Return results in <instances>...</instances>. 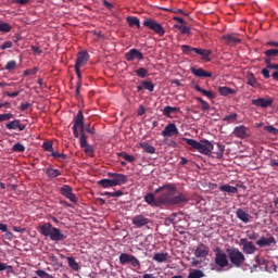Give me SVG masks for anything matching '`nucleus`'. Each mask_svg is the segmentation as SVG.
I'll list each match as a JSON object with an SVG mask.
<instances>
[{"mask_svg": "<svg viewBox=\"0 0 278 278\" xmlns=\"http://www.w3.org/2000/svg\"><path fill=\"white\" fill-rule=\"evenodd\" d=\"M11 118H14V114L12 113L0 114V123H3V121H11Z\"/></svg>", "mask_w": 278, "mask_h": 278, "instance_id": "nucleus-53", "label": "nucleus"}, {"mask_svg": "<svg viewBox=\"0 0 278 278\" xmlns=\"http://www.w3.org/2000/svg\"><path fill=\"white\" fill-rule=\"evenodd\" d=\"M72 130L74 138H79V131H84V111L77 112Z\"/></svg>", "mask_w": 278, "mask_h": 278, "instance_id": "nucleus-6", "label": "nucleus"}, {"mask_svg": "<svg viewBox=\"0 0 278 278\" xmlns=\"http://www.w3.org/2000/svg\"><path fill=\"white\" fill-rule=\"evenodd\" d=\"M136 75L137 77H141L142 79H144V77H147V75H149V71H147V68L144 67H140L138 70H136Z\"/></svg>", "mask_w": 278, "mask_h": 278, "instance_id": "nucleus-46", "label": "nucleus"}, {"mask_svg": "<svg viewBox=\"0 0 278 278\" xmlns=\"http://www.w3.org/2000/svg\"><path fill=\"white\" fill-rule=\"evenodd\" d=\"M7 270L8 275H14V267L5 263H0V271Z\"/></svg>", "mask_w": 278, "mask_h": 278, "instance_id": "nucleus-40", "label": "nucleus"}, {"mask_svg": "<svg viewBox=\"0 0 278 278\" xmlns=\"http://www.w3.org/2000/svg\"><path fill=\"white\" fill-rule=\"evenodd\" d=\"M111 180H113L114 186H124V184H127L128 178L124 174H118L117 177Z\"/></svg>", "mask_w": 278, "mask_h": 278, "instance_id": "nucleus-26", "label": "nucleus"}, {"mask_svg": "<svg viewBox=\"0 0 278 278\" xmlns=\"http://www.w3.org/2000/svg\"><path fill=\"white\" fill-rule=\"evenodd\" d=\"M141 86L143 90H149V92H153V90H155V85L149 80L141 81Z\"/></svg>", "mask_w": 278, "mask_h": 278, "instance_id": "nucleus-38", "label": "nucleus"}, {"mask_svg": "<svg viewBox=\"0 0 278 278\" xmlns=\"http://www.w3.org/2000/svg\"><path fill=\"white\" fill-rule=\"evenodd\" d=\"M254 262L258 264V266H265V270H268V261L260 255H256Z\"/></svg>", "mask_w": 278, "mask_h": 278, "instance_id": "nucleus-37", "label": "nucleus"}, {"mask_svg": "<svg viewBox=\"0 0 278 278\" xmlns=\"http://www.w3.org/2000/svg\"><path fill=\"white\" fill-rule=\"evenodd\" d=\"M39 231L41 236H45V238H50L52 242H62V240H66V235L62 233L60 228L53 227L51 223L40 225Z\"/></svg>", "mask_w": 278, "mask_h": 278, "instance_id": "nucleus-2", "label": "nucleus"}, {"mask_svg": "<svg viewBox=\"0 0 278 278\" xmlns=\"http://www.w3.org/2000/svg\"><path fill=\"white\" fill-rule=\"evenodd\" d=\"M191 73L195 77H202V78L212 77V73H210V72H207V71H205L203 68H194V67H192L191 68Z\"/></svg>", "mask_w": 278, "mask_h": 278, "instance_id": "nucleus-21", "label": "nucleus"}, {"mask_svg": "<svg viewBox=\"0 0 278 278\" xmlns=\"http://www.w3.org/2000/svg\"><path fill=\"white\" fill-rule=\"evenodd\" d=\"M0 31L8 34L9 31H12V26L10 23L0 22Z\"/></svg>", "mask_w": 278, "mask_h": 278, "instance_id": "nucleus-44", "label": "nucleus"}, {"mask_svg": "<svg viewBox=\"0 0 278 278\" xmlns=\"http://www.w3.org/2000/svg\"><path fill=\"white\" fill-rule=\"evenodd\" d=\"M232 135L236 138H240L241 140H244L247 138H249V127L244 126V125H240L235 127Z\"/></svg>", "mask_w": 278, "mask_h": 278, "instance_id": "nucleus-16", "label": "nucleus"}, {"mask_svg": "<svg viewBox=\"0 0 278 278\" xmlns=\"http://www.w3.org/2000/svg\"><path fill=\"white\" fill-rule=\"evenodd\" d=\"M118 260L122 266L129 265L131 268H134V270H140V261L132 254L122 253Z\"/></svg>", "mask_w": 278, "mask_h": 278, "instance_id": "nucleus-5", "label": "nucleus"}, {"mask_svg": "<svg viewBox=\"0 0 278 278\" xmlns=\"http://www.w3.org/2000/svg\"><path fill=\"white\" fill-rule=\"evenodd\" d=\"M164 190H167L164 192ZM176 187L175 185L166 184L162 187L155 189V194L160 192H164L161 195L156 197L153 193H147L144 195V201L148 205L152 207H162V205L170 206V205H181V203H187L188 198L184 193H178L175 195Z\"/></svg>", "mask_w": 278, "mask_h": 278, "instance_id": "nucleus-1", "label": "nucleus"}, {"mask_svg": "<svg viewBox=\"0 0 278 278\" xmlns=\"http://www.w3.org/2000/svg\"><path fill=\"white\" fill-rule=\"evenodd\" d=\"M175 27L180 31V34H185L187 36H190L192 34L190 31V27L186 26V24H176Z\"/></svg>", "mask_w": 278, "mask_h": 278, "instance_id": "nucleus-33", "label": "nucleus"}, {"mask_svg": "<svg viewBox=\"0 0 278 278\" xmlns=\"http://www.w3.org/2000/svg\"><path fill=\"white\" fill-rule=\"evenodd\" d=\"M126 22L128 23L129 27L136 26L137 29H140V27H141L140 26V20L138 17H136V16H128L126 18Z\"/></svg>", "mask_w": 278, "mask_h": 278, "instance_id": "nucleus-30", "label": "nucleus"}, {"mask_svg": "<svg viewBox=\"0 0 278 278\" xmlns=\"http://www.w3.org/2000/svg\"><path fill=\"white\" fill-rule=\"evenodd\" d=\"M16 68V61H9L5 65V71H14Z\"/></svg>", "mask_w": 278, "mask_h": 278, "instance_id": "nucleus-54", "label": "nucleus"}, {"mask_svg": "<svg viewBox=\"0 0 278 278\" xmlns=\"http://www.w3.org/2000/svg\"><path fill=\"white\" fill-rule=\"evenodd\" d=\"M195 99H197V101H198L199 103H201L202 110H203L204 112H207V110H210V103H207V101L203 100V98H200V97H198V98H195Z\"/></svg>", "mask_w": 278, "mask_h": 278, "instance_id": "nucleus-47", "label": "nucleus"}, {"mask_svg": "<svg viewBox=\"0 0 278 278\" xmlns=\"http://www.w3.org/2000/svg\"><path fill=\"white\" fill-rule=\"evenodd\" d=\"M29 108H31V103L25 102V103H21V105H20V110L22 112H27V110H29Z\"/></svg>", "mask_w": 278, "mask_h": 278, "instance_id": "nucleus-62", "label": "nucleus"}, {"mask_svg": "<svg viewBox=\"0 0 278 278\" xmlns=\"http://www.w3.org/2000/svg\"><path fill=\"white\" fill-rule=\"evenodd\" d=\"M214 262L219 268H227L229 266V256L220 248H216Z\"/></svg>", "mask_w": 278, "mask_h": 278, "instance_id": "nucleus-7", "label": "nucleus"}, {"mask_svg": "<svg viewBox=\"0 0 278 278\" xmlns=\"http://www.w3.org/2000/svg\"><path fill=\"white\" fill-rule=\"evenodd\" d=\"M236 216L237 218H239V220H241L242 223H249V218H251V215H249V213H247L242 208H238L236 211Z\"/></svg>", "mask_w": 278, "mask_h": 278, "instance_id": "nucleus-22", "label": "nucleus"}, {"mask_svg": "<svg viewBox=\"0 0 278 278\" xmlns=\"http://www.w3.org/2000/svg\"><path fill=\"white\" fill-rule=\"evenodd\" d=\"M7 129H18V131H25L27 125L22 124L21 119H14L5 124Z\"/></svg>", "mask_w": 278, "mask_h": 278, "instance_id": "nucleus-19", "label": "nucleus"}, {"mask_svg": "<svg viewBox=\"0 0 278 278\" xmlns=\"http://www.w3.org/2000/svg\"><path fill=\"white\" fill-rule=\"evenodd\" d=\"M181 51H182V53L188 55V53H190V51H192V48L188 45H184V46H181Z\"/></svg>", "mask_w": 278, "mask_h": 278, "instance_id": "nucleus-64", "label": "nucleus"}, {"mask_svg": "<svg viewBox=\"0 0 278 278\" xmlns=\"http://www.w3.org/2000/svg\"><path fill=\"white\" fill-rule=\"evenodd\" d=\"M236 118H238V113H230L229 115L224 116L223 121L225 123H236Z\"/></svg>", "mask_w": 278, "mask_h": 278, "instance_id": "nucleus-43", "label": "nucleus"}, {"mask_svg": "<svg viewBox=\"0 0 278 278\" xmlns=\"http://www.w3.org/2000/svg\"><path fill=\"white\" fill-rule=\"evenodd\" d=\"M140 149H143L144 153H149V155H153L155 153V147L151 146V143L143 141L139 143Z\"/></svg>", "mask_w": 278, "mask_h": 278, "instance_id": "nucleus-23", "label": "nucleus"}, {"mask_svg": "<svg viewBox=\"0 0 278 278\" xmlns=\"http://www.w3.org/2000/svg\"><path fill=\"white\" fill-rule=\"evenodd\" d=\"M67 264L72 270H79V264L74 257H67Z\"/></svg>", "mask_w": 278, "mask_h": 278, "instance_id": "nucleus-41", "label": "nucleus"}, {"mask_svg": "<svg viewBox=\"0 0 278 278\" xmlns=\"http://www.w3.org/2000/svg\"><path fill=\"white\" fill-rule=\"evenodd\" d=\"M79 68H81V67L75 66V73H76L77 78H78V81H77L78 88H81V71Z\"/></svg>", "mask_w": 278, "mask_h": 278, "instance_id": "nucleus-55", "label": "nucleus"}, {"mask_svg": "<svg viewBox=\"0 0 278 278\" xmlns=\"http://www.w3.org/2000/svg\"><path fill=\"white\" fill-rule=\"evenodd\" d=\"M219 190L220 192H228V194H236L238 192V188L230 185H222Z\"/></svg>", "mask_w": 278, "mask_h": 278, "instance_id": "nucleus-29", "label": "nucleus"}, {"mask_svg": "<svg viewBox=\"0 0 278 278\" xmlns=\"http://www.w3.org/2000/svg\"><path fill=\"white\" fill-rule=\"evenodd\" d=\"M88 136H86V132L80 131V147L84 149L85 147H88Z\"/></svg>", "mask_w": 278, "mask_h": 278, "instance_id": "nucleus-45", "label": "nucleus"}, {"mask_svg": "<svg viewBox=\"0 0 278 278\" xmlns=\"http://www.w3.org/2000/svg\"><path fill=\"white\" fill-rule=\"evenodd\" d=\"M248 86H251L252 88H257V86H260V83H257V78H255V75H248Z\"/></svg>", "mask_w": 278, "mask_h": 278, "instance_id": "nucleus-36", "label": "nucleus"}, {"mask_svg": "<svg viewBox=\"0 0 278 278\" xmlns=\"http://www.w3.org/2000/svg\"><path fill=\"white\" fill-rule=\"evenodd\" d=\"M42 147H43L45 151L53 153V143L51 141L43 142Z\"/></svg>", "mask_w": 278, "mask_h": 278, "instance_id": "nucleus-52", "label": "nucleus"}, {"mask_svg": "<svg viewBox=\"0 0 278 278\" xmlns=\"http://www.w3.org/2000/svg\"><path fill=\"white\" fill-rule=\"evenodd\" d=\"M222 40L227 47H236V45H240V42H242V39L238 38L233 34H226L222 36Z\"/></svg>", "mask_w": 278, "mask_h": 278, "instance_id": "nucleus-12", "label": "nucleus"}, {"mask_svg": "<svg viewBox=\"0 0 278 278\" xmlns=\"http://www.w3.org/2000/svg\"><path fill=\"white\" fill-rule=\"evenodd\" d=\"M265 131H267L268 134H273V136H278V129L275 128V126H265L264 127Z\"/></svg>", "mask_w": 278, "mask_h": 278, "instance_id": "nucleus-51", "label": "nucleus"}, {"mask_svg": "<svg viewBox=\"0 0 278 278\" xmlns=\"http://www.w3.org/2000/svg\"><path fill=\"white\" fill-rule=\"evenodd\" d=\"M217 160H223V155H225V144L218 142L217 143V151L215 152Z\"/></svg>", "mask_w": 278, "mask_h": 278, "instance_id": "nucleus-34", "label": "nucleus"}, {"mask_svg": "<svg viewBox=\"0 0 278 278\" xmlns=\"http://www.w3.org/2000/svg\"><path fill=\"white\" fill-rule=\"evenodd\" d=\"M179 129L177 128V125L169 123L165 126V128L162 130L163 138H172V136H178Z\"/></svg>", "mask_w": 278, "mask_h": 278, "instance_id": "nucleus-13", "label": "nucleus"}, {"mask_svg": "<svg viewBox=\"0 0 278 278\" xmlns=\"http://www.w3.org/2000/svg\"><path fill=\"white\" fill-rule=\"evenodd\" d=\"M36 275L39 276L40 278H55L51 274H49V273H47V271H45L42 269H38L36 271Z\"/></svg>", "mask_w": 278, "mask_h": 278, "instance_id": "nucleus-48", "label": "nucleus"}, {"mask_svg": "<svg viewBox=\"0 0 278 278\" xmlns=\"http://www.w3.org/2000/svg\"><path fill=\"white\" fill-rule=\"evenodd\" d=\"M265 64H266L267 68L278 71V64L270 63V59H265Z\"/></svg>", "mask_w": 278, "mask_h": 278, "instance_id": "nucleus-56", "label": "nucleus"}, {"mask_svg": "<svg viewBox=\"0 0 278 278\" xmlns=\"http://www.w3.org/2000/svg\"><path fill=\"white\" fill-rule=\"evenodd\" d=\"M11 151L13 153H25V147L23 146V143H15L13 144Z\"/></svg>", "mask_w": 278, "mask_h": 278, "instance_id": "nucleus-42", "label": "nucleus"}, {"mask_svg": "<svg viewBox=\"0 0 278 278\" xmlns=\"http://www.w3.org/2000/svg\"><path fill=\"white\" fill-rule=\"evenodd\" d=\"M125 60L127 62H134V60H144V55L142 52H140V50L132 48L125 53Z\"/></svg>", "mask_w": 278, "mask_h": 278, "instance_id": "nucleus-14", "label": "nucleus"}, {"mask_svg": "<svg viewBox=\"0 0 278 278\" xmlns=\"http://www.w3.org/2000/svg\"><path fill=\"white\" fill-rule=\"evenodd\" d=\"M104 195L105 197H123V191L117 190L115 192H105Z\"/></svg>", "mask_w": 278, "mask_h": 278, "instance_id": "nucleus-58", "label": "nucleus"}, {"mask_svg": "<svg viewBox=\"0 0 278 278\" xmlns=\"http://www.w3.org/2000/svg\"><path fill=\"white\" fill-rule=\"evenodd\" d=\"M123 157L126 162H136V156L131 155V154H127V153H124L123 154Z\"/></svg>", "mask_w": 278, "mask_h": 278, "instance_id": "nucleus-61", "label": "nucleus"}, {"mask_svg": "<svg viewBox=\"0 0 278 278\" xmlns=\"http://www.w3.org/2000/svg\"><path fill=\"white\" fill-rule=\"evenodd\" d=\"M197 92H201V94H203V97H206L207 99H216V94H214V92L210 91V90H205L203 88H201V86L195 85L194 86Z\"/></svg>", "mask_w": 278, "mask_h": 278, "instance_id": "nucleus-24", "label": "nucleus"}, {"mask_svg": "<svg viewBox=\"0 0 278 278\" xmlns=\"http://www.w3.org/2000/svg\"><path fill=\"white\" fill-rule=\"evenodd\" d=\"M152 260L159 264H164L168 261V253H154Z\"/></svg>", "mask_w": 278, "mask_h": 278, "instance_id": "nucleus-25", "label": "nucleus"}, {"mask_svg": "<svg viewBox=\"0 0 278 278\" xmlns=\"http://www.w3.org/2000/svg\"><path fill=\"white\" fill-rule=\"evenodd\" d=\"M60 194L65 197V199H68L72 203H77V197L73 193V188L71 186L64 185L61 187Z\"/></svg>", "mask_w": 278, "mask_h": 278, "instance_id": "nucleus-11", "label": "nucleus"}, {"mask_svg": "<svg viewBox=\"0 0 278 278\" xmlns=\"http://www.w3.org/2000/svg\"><path fill=\"white\" fill-rule=\"evenodd\" d=\"M46 175L49 177V179H55L56 177H60L62 175V172L60 169H53L51 167L46 168Z\"/></svg>", "mask_w": 278, "mask_h": 278, "instance_id": "nucleus-27", "label": "nucleus"}, {"mask_svg": "<svg viewBox=\"0 0 278 278\" xmlns=\"http://www.w3.org/2000/svg\"><path fill=\"white\" fill-rule=\"evenodd\" d=\"M88 60H90V54H88V51H80L77 53L75 66L81 68V66H86L88 64Z\"/></svg>", "mask_w": 278, "mask_h": 278, "instance_id": "nucleus-15", "label": "nucleus"}, {"mask_svg": "<svg viewBox=\"0 0 278 278\" xmlns=\"http://www.w3.org/2000/svg\"><path fill=\"white\" fill-rule=\"evenodd\" d=\"M143 26L148 27V29H151L152 31H155L157 36H164V34H166V30L162 24L157 23V21L153 18H146L143 21Z\"/></svg>", "mask_w": 278, "mask_h": 278, "instance_id": "nucleus-8", "label": "nucleus"}, {"mask_svg": "<svg viewBox=\"0 0 278 278\" xmlns=\"http://www.w3.org/2000/svg\"><path fill=\"white\" fill-rule=\"evenodd\" d=\"M276 242L277 241H275V237H269V238L262 237L256 241V244L261 248H264V247H270V244H276Z\"/></svg>", "mask_w": 278, "mask_h": 278, "instance_id": "nucleus-20", "label": "nucleus"}, {"mask_svg": "<svg viewBox=\"0 0 278 278\" xmlns=\"http://www.w3.org/2000/svg\"><path fill=\"white\" fill-rule=\"evenodd\" d=\"M205 277V273L201 269H193L189 273L188 278H203Z\"/></svg>", "mask_w": 278, "mask_h": 278, "instance_id": "nucleus-35", "label": "nucleus"}, {"mask_svg": "<svg viewBox=\"0 0 278 278\" xmlns=\"http://www.w3.org/2000/svg\"><path fill=\"white\" fill-rule=\"evenodd\" d=\"M13 45H12V41H4L1 46H0V49L2 51H5V49H12Z\"/></svg>", "mask_w": 278, "mask_h": 278, "instance_id": "nucleus-59", "label": "nucleus"}, {"mask_svg": "<svg viewBox=\"0 0 278 278\" xmlns=\"http://www.w3.org/2000/svg\"><path fill=\"white\" fill-rule=\"evenodd\" d=\"M169 12H172V14H184V16H188V13H186V12H184V10L177 9V8L170 9Z\"/></svg>", "mask_w": 278, "mask_h": 278, "instance_id": "nucleus-60", "label": "nucleus"}, {"mask_svg": "<svg viewBox=\"0 0 278 278\" xmlns=\"http://www.w3.org/2000/svg\"><path fill=\"white\" fill-rule=\"evenodd\" d=\"M240 247H242V252L245 255H253L257 251L255 243H253V241H249L248 239H240Z\"/></svg>", "mask_w": 278, "mask_h": 278, "instance_id": "nucleus-9", "label": "nucleus"}, {"mask_svg": "<svg viewBox=\"0 0 278 278\" xmlns=\"http://www.w3.org/2000/svg\"><path fill=\"white\" fill-rule=\"evenodd\" d=\"M84 130L87 131V134H91L92 136L97 134V130L94 129V127H90V125L84 126Z\"/></svg>", "mask_w": 278, "mask_h": 278, "instance_id": "nucleus-63", "label": "nucleus"}, {"mask_svg": "<svg viewBox=\"0 0 278 278\" xmlns=\"http://www.w3.org/2000/svg\"><path fill=\"white\" fill-rule=\"evenodd\" d=\"M226 253L228 255V263L230 262L235 268H240L247 262V256L238 248H228Z\"/></svg>", "mask_w": 278, "mask_h": 278, "instance_id": "nucleus-4", "label": "nucleus"}, {"mask_svg": "<svg viewBox=\"0 0 278 278\" xmlns=\"http://www.w3.org/2000/svg\"><path fill=\"white\" fill-rule=\"evenodd\" d=\"M184 142H187L189 147L199 151L202 155H212V151H214V144L208 140L197 141L194 139L184 138Z\"/></svg>", "mask_w": 278, "mask_h": 278, "instance_id": "nucleus-3", "label": "nucleus"}, {"mask_svg": "<svg viewBox=\"0 0 278 278\" xmlns=\"http://www.w3.org/2000/svg\"><path fill=\"white\" fill-rule=\"evenodd\" d=\"M193 254L197 257H207V255H210V247L201 243L195 248Z\"/></svg>", "mask_w": 278, "mask_h": 278, "instance_id": "nucleus-18", "label": "nucleus"}, {"mask_svg": "<svg viewBox=\"0 0 278 278\" xmlns=\"http://www.w3.org/2000/svg\"><path fill=\"white\" fill-rule=\"evenodd\" d=\"M217 91L222 97H229V94H236V90L229 87H218Z\"/></svg>", "mask_w": 278, "mask_h": 278, "instance_id": "nucleus-28", "label": "nucleus"}, {"mask_svg": "<svg viewBox=\"0 0 278 278\" xmlns=\"http://www.w3.org/2000/svg\"><path fill=\"white\" fill-rule=\"evenodd\" d=\"M199 55H202V58H204V60H207V58H210V55H212V51L200 49Z\"/></svg>", "mask_w": 278, "mask_h": 278, "instance_id": "nucleus-57", "label": "nucleus"}, {"mask_svg": "<svg viewBox=\"0 0 278 278\" xmlns=\"http://www.w3.org/2000/svg\"><path fill=\"white\" fill-rule=\"evenodd\" d=\"M85 153L86 155H88L89 157H94V149H92V146H85Z\"/></svg>", "mask_w": 278, "mask_h": 278, "instance_id": "nucleus-49", "label": "nucleus"}, {"mask_svg": "<svg viewBox=\"0 0 278 278\" xmlns=\"http://www.w3.org/2000/svg\"><path fill=\"white\" fill-rule=\"evenodd\" d=\"M177 112H179V108L177 106H165L163 109L164 116H168V117H170V114H175Z\"/></svg>", "mask_w": 278, "mask_h": 278, "instance_id": "nucleus-32", "label": "nucleus"}, {"mask_svg": "<svg viewBox=\"0 0 278 278\" xmlns=\"http://www.w3.org/2000/svg\"><path fill=\"white\" fill-rule=\"evenodd\" d=\"M265 55H266L267 60H270V62H271L273 58H278V49H269V50L265 51Z\"/></svg>", "mask_w": 278, "mask_h": 278, "instance_id": "nucleus-39", "label": "nucleus"}, {"mask_svg": "<svg viewBox=\"0 0 278 278\" xmlns=\"http://www.w3.org/2000/svg\"><path fill=\"white\" fill-rule=\"evenodd\" d=\"M99 186H102V188H114L116 187L114 185V181L112 179L103 178L98 181Z\"/></svg>", "mask_w": 278, "mask_h": 278, "instance_id": "nucleus-31", "label": "nucleus"}, {"mask_svg": "<svg viewBox=\"0 0 278 278\" xmlns=\"http://www.w3.org/2000/svg\"><path fill=\"white\" fill-rule=\"evenodd\" d=\"M149 223H151V219L144 217L142 214L132 217V225H135L137 229H142V227H146Z\"/></svg>", "mask_w": 278, "mask_h": 278, "instance_id": "nucleus-17", "label": "nucleus"}, {"mask_svg": "<svg viewBox=\"0 0 278 278\" xmlns=\"http://www.w3.org/2000/svg\"><path fill=\"white\" fill-rule=\"evenodd\" d=\"M51 155L52 157H54V160H66L68 157V155H66L65 153L60 152H52Z\"/></svg>", "mask_w": 278, "mask_h": 278, "instance_id": "nucleus-50", "label": "nucleus"}, {"mask_svg": "<svg viewBox=\"0 0 278 278\" xmlns=\"http://www.w3.org/2000/svg\"><path fill=\"white\" fill-rule=\"evenodd\" d=\"M275 102V100L273 98H257V99H252L251 100V104L255 105V108H271L273 103Z\"/></svg>", "mask_w": 278, "mask_h": 278, "instance_id": "nucleus-10", "label": "nucleus"}]
</instances>
